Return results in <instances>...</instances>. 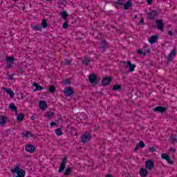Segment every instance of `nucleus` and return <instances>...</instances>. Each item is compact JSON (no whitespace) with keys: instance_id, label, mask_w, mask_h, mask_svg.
<instances>
[{"instance_id":"f257e3e1","label":"nucleus","mask_w":177,"mask_h":177,"mask_svg":"<svg viewBox=\"0 0 177 177\" xmlns=\"http://www.w3.org/2000/svg\"><path fill=\"white\" fill-rule=\"evenodd\" d=\"M88 81L91 82L92 86H95V85L99 84V79L97 78V75L94 73H92L88 76Z\"/></svg>"},{"instance_id":"f03ea898","label":"nucleus","mask_w":177,"mask_h":177,"mask_svg":"<svg viewBox=\"0 0 177 177\" xmlns=\"http://www.w3.org/2000/svg\"><path fill=\"white\" fill-rule=\"evenodd\" d=\"M64 95L66 97H73L74 96V88L71 86L64 88Z\"/></svg>"},{"instance_id":"7ed1b4c3","label":"nucleus","mask_w":177,"mask_h":177,"mask_svg":"<svg viewBox=\"0 0 177 177\" xmlns=\"http://www.w3.org/2000/svg\"><path fill=\"white\" fill-rule=\"evenodd\" d=\"M92 139V134L91 132L86 131L81 137L82 143H88Z\"/></svg>"},{"instance_id":"20e7f679","label":"nucleus","mask_w":177,"mask_h":177,"mask_svg":"<svg viewBox=\"0 0 177 177\" xmlns=\"http://www.w3.org/2000/svg\"><path fill=\"white\" fill-rule=\"evenodd\" d=\"M6 60L7 62V65L6 66V70H9L10 68H12V66H13V63H15V57H6Z\"/></svg>"},{"instance_id":"39448f33","label":"nucleus","mask_w":177,"mask_h":177,"mask_svg":"<svg viewBox=\"0 0 177 177\" xmlns=\"http://www.w3.org/2000/svg\"><path fill=\"white\" fill-rule=\"evenodd\" d=\"M157 16H158V11L152 10L151 12L147 13V18L148 20H154Z\"/></svg>"},{"instance_id":"423d86ee","label":"nucleus","mask_w":177,"mask_h":177,"mask_svg":"<svg viewBox=\"0 0 177 177\" xmlns=\"http://www.w3.org/2000/svg\"><path fill=\"white\" fill-rule=\"evenodd\" d=\"M124 64H126L124 66L125 68H129V71L130 72H133L135 71V68H136V65L131 63V61H127V62H123Z\"/></svg>"},{"instance_id":"0eeeda50","label":"nucleus","mask_w":177,"mask_h":177,"mask_svg":"<svg viewBox=\"0 0 177 177\" xmlns=\"http://www.w3.org/2000/svg\"><path fill=\"white\" fill-rule=\"evenodd\" d=\"M66 164H67V158H64L62 159L60 167L58 169L59 174H62L66 169Z\"/></svg>"},{"instance_id":"6e6552de","label":"nucleus","mask_w":177,"mask_h":177,"mask_svg":"<svg viewBox=\"0 0 177 177\" xmlns=\"http://www.w3.org/2000/svg\"><path fill=\"white\" fill-rule=\"evenodd\" d=\"M111 81H113V77L111 76H107L106 77H104L102 80V85H103L104 86L110 85Z\"/></svg>"},{"instance_id":"1a4fd4ad","label":"nucleus","mask_w":177,"mask_h":177,"mask_svg":"<svg viewBox=\"0 0 177 177\" xmlns=\"http://www.w3.org/2000/svg\"><path fill=\"white\" fill-rule=\"evenodd\" d=\"M145 168H147V169H149V171H151V169L154 168V162L151 160H147V162H145Z\"/></svg>"},{"instance_id":"9d476101","label":"nucleus","mask_w":177,"mask_h":177,"mask_svg":"<svg viewBox=\"0 0 177 177\" xmlns=\"http://www.w3.org/2000/svg\"><path fill=\"white\" fill-rule=\"evenodd\" d=\"M176 53H177L176 49V48L173 49L167 57V62H172V60L175 59V56H176Z\"/></svg>"},{"instance_id":"9b49d317","label":"nucleus","mask_w":177,"mask_h":177,"mask_svg":"<svg viewBox=\"0 0 177 177\" xmlns=\"http://www.w3.org/2000/svg\"><path fill=\"white\" fill-rule=\"evenodd\" d=\"M167 107L165 106H158L156 107H155L154 109H153V111H156V113H165V111H167Z\"/></svg>"},{"instance_id":"f8f14e48","label":"nucleus","mask_w":177,"mask_h":177,"mask_svg":"<svg viewBox=\"0 0 177 177\" xmlns=\"http://www.w3.org/2000/svg\"><path fill=\"white\" fill-rule=\"evenodd\" d=\"M100 48L102 49L103 52H106L107 50V48H109V43L105 39L102 40L100 44Z\"/></svg>"},{"instance_id":"ddd939ff","label":"nucleus","mask_w":177,"mask_h":177,"mask_svg":"<svg viewBox=\"0 0 177 177\" xmlns=\"http://www.w3.org/2000/svg\"><path fill=\"white\" fill-rule=\"evenodd\" d=\"M157 28L160 31H164V21L162 19H158L156 21Z\"/></svg>"},{"instance_id":"4468645a","label":"nucleus","mask_w":177,"mask_h":177,"mask_svg":"<svg viewBox=\"0 0 177 177\" xmlns=\"http://www.w3.org/2000/svg\"><path fill=\"white\" fill-rule=\"evenodd\" d=\"M26 151L28 153H35V147L32 145H28L25 147Z\"/></svg>"},{"instance_id":"2eb2a0df","label":"nucleus","mask_w":177,"mask_h":177,"mask_svg":"<svg viewBox=\"0 0 177 177\" xmlns=\"http://www.w3.org/2000/svg\"><path fill=\"white\" fill-rule=\"evenodd\" d=\"M162 160H166L169 164H174V161H172V159H171V157L169 156L167 153H162L161 156Z\"/></svg>"},{"instance_id":"dca6fc26","label":"nucleus","mask_w":177,"mask_h":177,"mask_svg":"<svg viewBox=\"0 0 177 177\" xmlns=\"http://www.w3.org/2000/svg\"><path fill=\"white\" fill-rule=\"evenodd\" d=\"M122 6L124 10H129V8H132V1L129 0L125 3H123Z\"/></svg>"},{"instance_id":"f3484780","label":"nucleus","mask_w":177,"mask_h":177,"mask_svg":"<svg viewBox=\"0 0 177 177\" xmlns=\"http://www.w3.org/2000/svg\"><path fill=\"white\" fill-rule=\"evenodd\" d=\"M2 89H3V91H5V92H6L8 93V95H10V97L11 99H13V97H15V92H13V91H12V89L5 88V87H3Z\"/></svg>"},{"instance_id":"a211bd4d","label":"nucleus","mask_w":177,"mask_h":177,"mask_svg":"<svg viewBox=\"0 0 177 177\" xmlns=\"http://www.w3.org/2000/svg\"><path fill=\"white\" fill-rule=\"evenodd\" d=\"M39 107L41 110H46L48 109V104L44 100H41L39 103Z\"/></svg>"},{"instance_id":"6ab92c4d","label":"nucleus","mask_w":177,"mask_h":177,"mask_svg":"<svg viewBox=\"0 0 177 177\" xmlns=\"http://www.w3.org/2000/svg\"><path fill=\"white\" fill-rule=\"evenodd\" d=\"M59 16H61V18L63 19L64 21H68V13H67V11L60 12Z\"/></svg>"},{"instance_id":"aec40b11","label":"nucleus","mask_w":177,"mask_h":177,"mask_svg":"<svg viewBox=\"0 0 177 177\" xmlns=\"http://www.w3.org/2000/svg\"><path fill=\"white\" fill-rule=\"evenodd\" d=\"M6 121H8V118L3 115H0V127H3L5 124H6Z\"/></svg>"},{"instance_id":"412c9836","label":"nucleus","mask_w":177,"mask_h":177,"mask_svg":"<svg viewBox=\"0 0 177 177\" xmlns=\"http://www.w3.org/2000/svg\"><path fill=\"white\" fill-rule=\"evenodd\" d=\"M140 175L142 177H146L149 175V171L146 169L142 168L140 169Z\"/></svg>"},{"instance_id":"4be33fe9","label":"nucleus","mask_w":177,"mask_h":177,"mask_svg":"<svg viewBox=\"0 0 177 177\" xmlns=\"http://www.w3.org/2000/svg\"><path fill=\"white\" fill-rule=\"evenodd\" d=\"M158 39V35H153L149 39V42L151 44H156Z\"/></svg>"},{"instance_id":"5701e85b","label":"nucleus","mask_w":177,"mask_h":177,"mask_svg":"<svg viewBox=\"0 0 177 177\" xmlns=\"http://www.w3.org/2000/svg\"><path fill=\"white\" fill-rule=\"evenodd\" d=\"M33 86L35 87V89L33 91V92H37V91H42L44 89V87L38 84L37 82H33Z\"/></svg>"},{"instance_id":"b1692460","label":"nucleus","mask_w":177,"mask_h":177,"mask_svg":"<svg viewBox=\"0 0 177 177\" xmlns=\"http://www.w3.org/2000/svg\"><path fill=\"white\" fill-rule=\"evenodd\" d=\"M72 171L73 169L71 167H66L64 173V176H70V174H71Z\"/></svg>"},{"instance_id":"393cba45","label":"nucleus","mask_w":177,"mask_h":177,"mask_svg":"<svg viewBox=\"0 0 177 177\" xmlns=\"http://www.w3.org/2000/svg\"><path fill=\"white\" fill-rule=\"evenodd\" d=\"M9 109L10 110V111H12V112L17 111V106L15 105V103L12 102L9 105Z\"/></svg>"},{"instance_id":"a878e982","label":"nucleus","mask_w":177,"mask_h":177,"mask_svg":"<svg viewBox=\"0 0 177 177\" xmlns=\"http://www.w3.org/2000/svg\"><path fill=\"white\" fill-rule=\"evenodd\" d=\"M21 136H22V138H30V136H32V134H31V133L29 131H26V132H24L22 133H21Z\"/></svg>"},{"instance_id":"bb28decb","label":"nucleus","mask_w":177,"mask_h":177,"mask_svg":"<svg viewBox=\"0 0 177 177\" xmlns=\"http://www.w3.org/2000/svg\"><path fill=\"white\" fill-rule=\"evenodd\" d=\"M91 62V60L89 57H85L84 60H82V64H84V66H89Z\"/></svg>"},{"instance_id":"cd10ccee","label":"nucleus","mask_w":177,"mask_h":177,"mask_svg":"<svg viewBox=\"0 0 177 177\" xmlns=\"http://www.w3.org/2000/svg\"><path fill=\"white\" fill-rule=\"evenodd\" d=\"M24 117H26V115H24V113H19V114L17 116V121H19V122L23 121V120H24Z\"/></svg>"},{"instance_id":"c85d7f7f","label":"nucleus","mask_w":177,"mask_h":177,"mask_svg":"<svg viewBox=\"0 0 177 177\" xmlns=\"http://www.w3.org/2000/svg\"><path fill=\"white\" fill-rule=\"evenodd\" d=\"M31 27L32 30H35V31H42V26L39 25H35V26L31 25Z\"/></svg>"},{"instance_id":"c756f323","label":"nucleus","mask_w":177,"mask_h":177,"mask_svg":"<svg viewBox=\"0 0 177 177\" xmlns=\"http://www.w3.org/2000/svg\"><path fill=\"white\" fill-rule=\"evenodd\" d=\"M112 89L113 91H121L122 89V86H121V84H115Z\"/></svg>"},{"instance_id":"7c9ffc66","label":"nucleus","mask_w":177,"mask_h":177,"mask_svg":"<svg viewBox=\"0 0 177 177\" xmlns=\"http://www.w3.org/2000/svg\"><path fill=\"white\" fill-rule=\"evenodd\" d=\"M56 91V87L53 85H50L48 87L49 93H53Z\"/></svg>"},{"instance_id":"2f4dec72","label":"nucleus","mask_w":177,"mask_h":177,"mask_svg":"<svg viewBox=\"0 0 177 177\" xmlns=\"http://www.w3.org/2000/svg\"><path fill=\"white\" fill-rule=\"evenodd\" d=\"M55 133L57 136H62V135H63V132L62 131V128H58L55 129Z\"/></svg>"},{"instance_id":"473e14b6","label":"nucleus","mask_w":177,"mask_h":177,"mask_svg":"<svg viewBox=\"0 0 177 177\" xmlns=\"http://www.w3.org/2000/svg\"><path fill=\"white\" fill-rule=\"evenodd\" d=\"M122 5H124L123 2L115 1V8L116 9H120V6H122Z\"/></svg>"},{"instance_id":"72a5a7b5","label":"nucleus","mask_w":177,"mask_h":177,"mask_svg":"<svg viewBox=\"0 0 177 177\" xmlns=\"http://www.w3.org/2000/svg\"><path fill=\"white\" fill-rule=\"evenodd\" d=\"M55 116V113L53 112H47L46 117H47V118H53V117Z\"/></svg>"},{"instance_id":"f704fd0d","label":"nucleus","mask_w":177,"mask_h":177,"mask_svg":"<svg viewBox=\"0 0 177 177\" xmlns=\"http://www.w3.org/2000/svg\"><path fill=\"white\" fill-rule=\"evenodd\" d=\"M41 27H43V28H46V27H48V23H46V19H43L42 20Z\"/></svg>"},{"instance_id":"c9c22d12","label":"nucleus","mask_w":177,"mask_h":177,"mask_svg":"<svg viewBox=\"0 0 177 177\" xmlns=\"http://www.w3.org/2000/svg\"><path fill=\"white\" fill-rule=\"evenodd\" d=\"M146 146V144H145V142L142 140L140 141L138 143V147H140V149H143Z\"/></svg>"},{"instance_id":"e433bc0d","label":"nucleus","mask_w":177,"mask_h":177,"mask_svg":"<svg viewBox=\"0 0 177 177\" xmlns=\"http://www.w3.org/2000/svg\"><path fill=\"white\" fill-rule=\"evenodd\" d=\"M63 84H64L65 85H70V84H71V81H70V80L68 79H65L63 82Z\"/></svg>"},{"instance_id":"4c0bfd02","label":"nucleus","mask_w":177,"mask_h":177,"mask_svg":"<svg viewBox=\"0 0 177 177\" xmlns=\"http://www.w3.org/2000/svg\"><path fill=\"white\" fill-rule=\"evenodd\" d=\"M170 138H171V140H172V142H177L176 136H175L174 134H171Z\"/></svg>"},{"instance_id":"58836bf2","label":"nucleus","mask_w":177,"mask_h":177,"mask_svg":"<svg viewBox=\"0 0 177 177\" xmlns=\"http://www.w3.org/2000/svg\"><path fill=\"white\" fill-rule=\"evenodd\" d=\"M64 64L65 66H71V61L69 60V59H65L64 62Z\"/></svg>"},{"instance_id":"ea45409f","label":"nucleus","mask_w":177,"mask_h":177,"mask_svg":"<svg viewBox=\"0 0 177 177\" xmlns=\"http://www.w3.org/2000/svg\"><path fill=\"white\" fill-rule=\"evenodd\" d=\"M137 53H138V55H143L144 56H146V53H143L142 49H138L137 50Z\"/></svg>"},{"instance_id":"a19ab883","label":"nucleus","mask_w":177,"mask_h":177,"mask_svg":"<svg viewBox=\"0 0 177 177\" xmlns=\"http://www.w3.org/2000/svg\"><path fill=\"white\" fill-rule=\"evenodd\" d=\"M17 71L19 74H23V73H24V69L23 68L18 67Z\"/></svg>"},{"instance_id":"79ce46f5","label":"nucleus","mask_w":177,"mask_h":177,"mask_svg":"<svg viewBox=\"0 0 177 177\" xmlns=\"http://www.w3.org/2000/svg\"><path fill=\"white\" fill-rule=\"evenodd\" d=\"M63 28H65V30H67V28H68V23L66 21H65L63 25H62Z\"/></svg>"},{"instance_id":"37998d69","label":"nucleus","mask_w":177,"mask_h":177,"mask_svg":"<svg viewBox=\"0 0 177 177\" xmlns=\"http://www.w3.org/2000/svg\"><path fill=\"white\" fill-rule=\"evenodd\" d=\"M149 151L151 153H154V151H156V148H154V147H151L149 149Z\"/></svg>"},{"instance_id":"c03bdc74","label":"nucleus","mask_w":177,"mask_h":177,"mask_svg":"<svg viewBox=\"0 0 177 177\" xmlns=\"http://www.w3.org/2000/svg\"><path fill=\"white\" fill-rule=\"evenodd\" d=\"M15 75H16V73H13L12 75H9L8 80H13V77H15Z\"/></svg>"},{"instance_id":"a18cd8bd","label":"nucleus","mask_w":177,"mask_h":177,"mask_svg":"<svg viewBox=\"0 0 177 177\" xmlns=\"http://www.w3.org/2000/svg\"><path fill=\"white\" fill-rule=\"evenodd\" d=\"M169 151H171L172 153H176V149L175 148H170Z\"/></svg>"},{"instance_id":"49530a36","label":"nucleus","mask_w":177,"mask_h":177,"mask_svg":"<svg viewBox=\"0 0 177 177\" xmlns=\"http://www.w3.org/2000/svg\"><path fill=\"white\" fill-rule=\"evenodd\" d=\"M168 35H170V37H172V35H174V32H172V30H169Z\"/></svg>"},{"instance_id":"de8ad7c7","label":"nucleus","mask_w":177,"mask_h":177,"mask_svg":"<svg viewBox=\"0 0 177 177\" xmlns=\"http://www.w3.org/2000/svg\"><path fill=\"white\" fill-rule=\"evenodd\" d=\"M50 127H56V122H51L50 124Z\"/></svg>"},{"instance_id":"09e8293b","label":"nucleus","mask_w":177,"mask_h":177,"mask_svg":"<svg viewBox=\"0 0 177 177\" xmlns=\"http://www.w3.org/2000/svg\"><path fill=\"white\" fill-rule=\"evenodd\" d=\"M147 2L148 5H151L153 3V0H147Z\"/></svg>"},{"instance_id":"8fccbe9b","label":"nucleus","mask_w":177,"mask_h":177,"mask_svg":"<svg viewBox=\"0 0 177 177\" xmlns=\"http://www.w3.org/2000/svg\"><path fill=\"white\" fill-rule=\"evenodd\" d=\"M138 150H139V145H137L136 146V147L134 148V151H138Z\"/></svg>"},{"instance_id":"3c124183","label":"nucleus","mask_w":177,"mask_h":177,"mask_svg":"<svg viewBox=\"0 0 177 177\" xmlns=\"http://www.w3.org/2000/svg\"><path fill=\"white\" fill-rule=\"evenodd\" d=\"M145 23V19L143 18H141V20L140 21V24H143Z\"/></svg>"},{"instance_id":"603ef678","label":"nucleus","mask_w":177,"mask_h":177,"mask_svg":"<svg viewBox=\"0 0 177 177\" xmlns=\"http://www.w3.org/2000/svg\"><path fill=\"white\" fill-rule=\"evenodd\" d=\"M147 53H151V50H150V48H147Z\"/></svg>"},{"instance_id":"864d4df0","label":"nucleus","mask_w":177,"mask_h":177,"mask_svg":"<svg viewBox=\"0 0 177 177\" xmlns=\"http://www.w3.org/2000/svg\"><path fill=\"white\" fill-rule=\"evenodd\" d=\"M30 120H32V121H34V120H35V117L34 115L31 116Z\"/></svg>"},{"instance_id":"5fc2aeb1","label":"nucleus","mask_w":177,"mask_h":177,"mask_svg":"<svg viewBox=\"0 0 177 177\" xmlns=\"http://www.w3.org/2000/svg\"><path fill=\"white\" fill-rule=\"evenodd\" d=\"M106 177H113V174H107Z\"/></svg>"},{"instance_id":"6e6d98bb","label":"nucleus","mask_w":177,"mask_h":177,"mask_svg":"<svg viewBox=\"0 0 177 177\" xmlns=\"http://www.w3.org/2000/svg\"><path fill=\"white\" fill-rule=\"evenodd\" d=\"M118 2H122L124 3V0H118Z\"/></svg>"},{"instance_id":"4d7b16f0","label":"nucleus","mask_w":177,"mask_h":177,"mask_svg":"<svg viewBox=\"0 0 177 177\" xmlns=\"http://www.w3.org/2000/svg\"><path fill=\"white\" fill-rule=\"evenodd\" d=\"M15 115H17H17H19V113H17V111H15Z\"/></svg>"},{"instance_id":"13d9d810","label":"nucleus","mask_w":177,"mask_h":177,"mask_svg":"<svg viewBox=\"0 0 177 177\" xmlns=\"http://www.w3.org/2000/svg\"><path fill=\"white\" fill-rule=\"evenodd\" d=\"M6 132L10 133V129L6 130Z\"/></svg>"},{"instance_id":"bf43d9fd","label":"nucleus","mask_w":177,"mask_h":177,"mask_svg":"<svg viewBox=\"0 0 177 177\" xmlns=\"http://www.w3.org/2000/svg\"><path fill=\"white\" fill-rule=\"evenodd\" d=\"M134 19H138V15H135Z\"/></svg>"},{"instance_id":"052dcab7","label":"nucleus","mask_w":177,"mask_h":177,"mask_svg":"<svg viewBox=\"0 0 177 177\" xmlns=\"http://www.w3.org/2000/svg\"><path fill=\"white\" fill-rule=\"evenodd\" d=\"M14 2H17L19 0H12Z\"/></svg>"},{"instance_id":"680f3d73","label":"nucleus","mask_w":177,"mask_h":177,"mask_svg":"<svg viewBox=\"0 0 177 177\" xmlns=\"http://www.w3.org/2000/svg\"><path fill=\"white\" fill-rule=\"evenodd\" d=\"M126 74H128V72H127Z\"/></svg>"},{"instance_id":"e2e57ef3","label":"nucleus","mask_w":177,"mask_h":177,"mask_svg":"<svg viewBox=\"0 0 177 177\" xmlns=\"http://www.w3.org/2000/svg\"><path fill=\"white\" fill-rule=\"evenodd\" d=\"M46 1H50V0H46Z\"/></svg>"}]
</instances>
